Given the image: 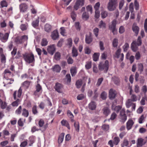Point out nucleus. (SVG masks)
I'll list each match as a JSON object with an SVG mask.
<instances>
[{
    "label": "nucleus",
    "instance_id": "nucleus-16",
    "mask_svg": "<svg viewBox=\"0 0 147 147\" xmlns=\"http://www.w3.org/2000/svg\"><path fill=\"white\" fill-rule=\"evenodd\" d=\"M51 36L54 40L58 39L59 37V33L57 30H54L52 33Z\"/></svg>",
    "mask_w": 147,
    "mask_h": 147
},
{
    "label": "nucleus",
    "instance_id": "nucleus-37",
    "mask_svg": "<svg viewBox=\"0 0 147 147\" xmlns=\"http://www.w3.org/2000/svg\"><path fill=\"white\" fill-rule=\"evenodd\" d=\"M133 101L129 99L126 103V105L127 108H129L131 106L134 104L132 102Z\"/></svg>",
    "mask_w": 147,
    "mask_h": 147
},
{
    "label": "nucleus",
    "instance_id": "nucleus-33",
    "mask_svg": "<svg viewBox=\"0 0 147 147\" xmlns=\"http://www.w3.org/2000/svg\"><path fill=\"white\" fill-rule=\"evenodd\" d=\"M118 43V40L117 38H115L112 42L113 46L114 47H117Z\"/></svg>",
    "mask_w": 147,
    "mask_h": 147
},
{
    "label": "nucleus",
    "instance_id": "nucleus-23",
    "mask_svg": "<svg viewBox=\"0 0 147 147\" xmlns=\"http://www.w3.org/2000/svg\"><path fill=\"white\" fill-rule=\"evenodd\" d=\"M96 107V105L95 102L93 101L91 102L89 104L88 108L91 110H94Z\"/></svg>",
    "mask_w": 147,
    "mask_h": 147
},
{
    "label": "nucleus",
    "instance_id": "nucleus-21",
    "mask_svg": "<svg viewBox=\"0 0 147 147\" xmlns=\"http://www.w3.org/2000/svg\"><path fill=\"white\" fill-rule=\"evenodd\" d=\"M92 40L93 38L91 35H86L85 42L86 43L88 44H90L92 42Z\"/></svg>",
    "mask_w": 147,
    "mask_h": 147
},
{
    "label": "nucleus",
    "instance_id": "nucleus-14",
    "mask_svg": "<svg viewBox=\"0 0 147 147\" xmlns=\"http://www.w3.org/2000/svg\"><path fill=\"white\" fill-rule=\"evenodd\" d=\"M116 95V91L112 89L110 90L109 91V97L111 100L114 99Z\"/></svg>",
    "mask_w": 147,
    "mask_h": 147
},
{
    "label": "nucleus",
    "instance_id": "nucleus-6",
    "mask_svg": "<svg viewBox=\"0 0 147 147\" xmlns=\"http://www.w3.org/2000/svg\"><path fill=\"white\" fill-rule=\"evenodd\" d=\"M9 34V33L8 32L5 34L0 32V40L4 43L7 42L8 39Z\"/></svg>",
    "mask_w": 147,
    "mask_h": 147
},
{
    "label": "nucleus",
    "instance_id": "nucleus-48",
    "mask_svg": "<svg viewBox=\"0 0 147 147\" xmlns=\"http://www.w3.org/2000/svg\"><path fill=\"white\" fill-rule=\"evenodd\" d=\"M71 16L73 20L75 21L76 18V14L74 11H72L71 13Z\"/></svg>",
    "mask_w": 147,
    "mask_h": 147
},
{
    "label": "nucleus",
    "instance_id": "nucleus-49",
    "mask_svg": "<svg viewBox=\"0 0 147 147\" xmlns=\"http://www.w3.org/2000/svg\"><path fill=\"white\" fill-rule=\"evenodd\" d=\"M109 126L108 125L104 124L102 126V129L105 131H108L109 129Z\"/></svg>",
    "mask_w": 147,
    "mask_h": 147
},
{
    "label": "nucleus",
    "instance_id": "nucleus-44",
    "mask_svg": "<svg viewBox=\"0 0 147 147\" xmlns=\"http://www.w3.org/2000/svg\"><path fill=\"white\" fill-rule=\"evenodd\" d=\"M98 26L100 28H106V24L103 21L101 20L100 21Z\"/></svg>",
    "mask_w": 147,
    "mask_h": 147
},
{
    "label": "nucleus",
    "instance_id": "nucleus-42",
    "mask_svg": "<svg viewBox=\"0 0 147 147\" xmlns=\"http://www.w3.org/2000/svg\"><path fill=\"white\" fill-rule=\"evenodd\" d=\"M122 47L123 49V51L126 52L128 50L129 48V44L127 42L125 43L124 45Z\"/></svg>",
    "mask_w": 147,
    "mask_h": 147
},
{
    "label": "nucleus",
    "instance_id": "nucleus-36",
    "mask_svg": "<svg viewBox=\"0 0 147 147\" xmlns=\"http://www.w3.org/2000/svg\"><path fill=\"white\" fill-rule=\"evenodd\" d=\"M82 84V80L80 79L77 80L76 82V85L78 88H80Z\"/></svg>",
    "mask_w": 147,
    "mask_h": 147
},
{
    "label": "nucleus",
    "instance_id": "nucleus-38",
    "mask_svg": "<svg viewBox=\"0 0 147 147\" xmlns=\"http://www.w3.org/2000/svg\"><path fill=\"white\" fill-rule=\"evenodd\" d=\"M72 54L73 57H76L78 55L77 49L75 47H73L72 50Z\"/></svg>",
    "mask_w": 147,
    "mask_h": 147
},
{
    "label": "nucleus",
    "instance_id": "nucleus-54",
    "mask_svg": "<svg viewBox=\"0 0 147 147\" xmlns=\"http://www.w3.org/2000/svg\"><path fill=\"white\" fill-rule=\"evenodd\" d=\"M22 107L20 106L15 111V113L17 115H20L21 113Z\"/></svg>",
    "mask_w": 147,
    "mask_h": 147
},
{
    "label": "nucleus",
    "instance_id": "nucleus-9",
    "mask_svg": "<svg viewBox=\"0 0 147 147\" xmlns=\"http://www.w3.org/2000/svg\"><path fill=\"white\" fill-rule=\"evenodd\" d=\"M146 142L142 138H138L136 143L137 147H142L145 144Z\"/></svg>",
    "mask_w": 147,
    "mask_h": 147
},
{
    "label": "nucleus",
    "instance_id": "nucleus-28",
    "mask_svg": "<svg viewBox=\"0 0 147 147\" xmlns=\"http://www.w3.org/2000/svg\"><path fill=\"white\" fill-rule=\"evenodd\" d=\"M74 126L76 130L78 132L80 130V124L78 121H75L74 123Z\"/></svg>",
    "mask_w": 147,
    "mask_h": 147
},
{
    "label": "nucleus",
    "instance_id": "nucleus-62",
    "mask_svg": "<svg viewBox=\"0 0 147 147\" xmlns=\"http://www.w3.org/2000/svg\"><path fill=\"white\" fill-rule=\"evenodd\" d=\"M99 45L100 50L101 51L104 50L105 48L104 47V43L102 41H100L99 42Z\"/></svg>",
    "mask_w": 147,
    "mask_h": 147
},
{
    "label": "nucleus",
    "instance_id": "nucleus-13",
    "mask_svg": "<svg viewBox=\"0 0 147 147\" xmlns=\"http://www.w3.org/2000/svg\"><path fill=\"white\" fill-rule=\"evenodd\" d=\"M63 87V86L61 84L57 82L56 83L54 88L57 92L61 93L62 92Z\"/></svg>",
    "mask_w": 147,
    "mask_h": 147
},
{
    "label": "nucleus",
    "instance_id": "nucleus-4",
    "mask_svg": "<svg viewBox=\"0 0 147 147\" xmlns=\"http://www.w3.org/2000/svg\"><path fill=\"white\" fill-rule=\"evenodd\" d=\"M28 36L26 35H23L22 36H18L15 39L14 42L16 45H18L22 44L25 42L27 41Z\"/></svg>",
    "mask_w": 147,
    "mask_h": 147
},
{
    "label": "nucleus",
    "instance_id": "nucleus-51",
    "mask_svg": "<svg viewBox=\"0 0 147 147\" xmlns=\"http://www.w3.org/2000/svg\"><path fill=\"white\" fill-rule=\"evenodd\" d=\"M44 123L45 122L44 120L42 119H41L38 121V125L40 127H41L43 126Z\"/></svg>",
    "mask_w": 147,
    "mask_h": 147
},
{
    "label": "nucleus",
    "instance_id": "nucleus-41",
    "mask_svg": "<svg viewBox=\"0 0 147 147\" xmlns=\"http://www.w3.org/2000/svg\"><path fill=\"white\" fill-rule=\"evenodd\" d=\"M138 69L140 73L143 71V66L142 63H140L138 64Z\"/></svg>",
    "mask_w": 147,
    "mask_h": 147
},
{
    "label": "nucleus",
    "instance_id": "nucleus-64",
    "mask_svg": "<svg viewBox=\"0 0 147 147\" xmlns=\"http://www.w3.org/2000/svg\"><path fill=\"white\" fill-rule=\"evenodd\" d=\"M99 31V29L98 28H96L93 30V32L95 35L96 37L98 36Z\"/></svg>",
    "mask_w": 147,
    "mask_h": 147
},
{
    "label": "nucleus",
    "instance_id": "nucleus-29",
    "mask_svg": "<svg viewBox=\"0 0 147 147\" xmlns=\"http://www.w3.org/2000/svg\"><path fill=\"white\" fill-rule=\"evenodd\" d=\"M82 18L84 20H86L89 18V16L88 13L86 12L83 13L82 15Z\"/></svg>",
    "mask_w": 147,
    "mask_h": 147
},
{
    "label": "nucleus",
    "instance_id": "nucleus-12",
    "mask_svg": "<svg viewBox=\"0 0 147 147\" xmlns=\"http://www.w3.org/2000/svg\"><path fill=\"white\" fill-rule=\"evenodd\" d=\"M0 55H1V61L3 63H5L6 61L5 56L3 54V49L2 48L0 47Z\"/></svg>",
    "mask_w": 147,
    "mask_h": 147
},
{
    "label": "nucleus",
    "instance_id": "nucleus-50",
    "mask_svg": "<svg viewBox=\"0 0 147 147\" xmlns=\"http://www.w3.org/2000/svg\"><path fill=\"white\" fill-rule=\"evenodd\" d=\"M114 144L115 145H117L120 141V139L118 137H116L114 138Z\"/></svg>",
    "mask_w": 147,
    "mask_h": 147
},
{
    "label": "nucleus",
    "instance_id": "nucleus-45",
    "mask_svg": "<svg viewBox=\"0 0 147 147\" xmlns=\"http://www.w3.org/2000/svg\"><path fill=\"white\" fill-rule=\"evenodd\" d=\"M136 44L138 46H140L142 45V40H141V37L140 36H138L137 41L136 42Z\"/></svg>",
    "mask_w": 147,
    "mask_h": 147
},
{
    "label": "nucleus",
    "instance_id": "nucleus-17",
    "mask_svg": "<svg viewBox=\"0 0 147 147\" xmlns=\"http://www.w3.org/2000/svg\"><path fill=\"white\" fill-rule=\"evenodd\" d=\"M139 30L140 28L138 26H137L136 24V23L133 24L132 27V30L135 34L136 36L138 35Z\"/></svg>",
    "mask_w": 147,
    "mask_h": 147
},
{
    "label": "nucleus",
    "instance_id": "nucleus-7",
    "mask_svg": "<svg viewBox=\"0 0 147 147\" xmlns=\"http://www.w3.org/2000/svg\"><path fill=\"white\" fill-rule=\"evenodd\" d=\"M28 9V5L26 3H22L19 5V9L20 12H25L27 11Z\"/></svg>",
    "mask_w": 147,
    "mask_h": 147
},
{
    "label": "nucleus",
    "instance_id": "nucleus-2",
    "mask_svg": "<svg viewBox=\"0 0 147 147\" xmlns=\"http://www.w3.org/2000/svg\"><path fill=\"white\" fill-rule=\"evenodd\" d=\"M118 0H109L107 5V8L109 11H113L115 10L118 6Z\"/></svg>",
    "mask_w": 147,
    "mask_h": 147
},
{
    "label": "nucleus",
    "instance_id": "nucleus-53",
    "mask_svg": "<svg viewBox=\"0 0 147 147\" xmlns=\"http://www.w3.org/2000/svg\"><path fill=\"white\" fill-rule=\"evenodd\" d=\"M121 51V50L120 49H119L116 51L115 53V57L117 58H119V56L120 55V53Z\"/></svg>",
    "mask_w": 147,
    "mask_h": 147
},
{
    "label": "nucleus",
    "instance_id": "nucleus-34",
    "mask_svg": "<svg viewBox=\"0 0 147 147\" xmlns=\"http://www.w3.org/2000/svg\"><path fill=\"white\" fill-rule=\"evenodd\" d=\"M28 24H22L20 26V28L22 31H24L26 30L28 27Z\"/></svg>",
    "mask_w": 147,
    "mask_h": 147
},
{
    "label": "nucleus",
    "instance_id": "nucleus-19",
    "mask_svg": "<svg viewBox=\"0 0 147 147\" xmlns=\"http://www.w3.org/2000/svg\"><path fill=\"white\" fill-rule=\"evenodd\" d=\"M103 114L105 116H108L110 113V109L108 107H104L102 110Z\"/></svg>",
    "mask_w": 147,
    "mask_h": 147
},
{
    "label": "nucleus",
    "instance_id": "nucleus-26",
    "mask_svg": "<svg viewBox=\"0 0 147 147\" xmlns=\"http://www.w3.org/2000/svg\"><path fill=\"white\" fill-rule=\"evenodd\" d=\"M0 8L7 7L8 5L7 2L5 0H3L0 2Z\"/></svg>",
    "mask_w": 147,
    "mask_h": 147
},
{
    "label": "nucleus",
    "instance_id": "nucleus-3",
    "mask_svg": "<svg viewBox=\"0 0 147 147\" xmlns=\"http://www.w3.org/2000/svg\"><path fill=\"white\" fill-rule=\"evenodd\" d=\"M109 61L106 60L104 63L101 62L98 65V69L100 71H103L106 73H107L109 69Z\"/></svg>",
    "mask_w": 147,
    "mask_h": 147
},
{
    "label": "nucleus",
    "instance_id": "nucleus-56",
    "mask_svg": "<svg viewBox=\"0 0 147 147\" xmlns=\"http://www.w3.org/2000/svg\"><path fill=\"white\" fill-rule=\"evenodd\" d=\"M103 78H99L98 79L97 83L96 84V85L97 86H99L102 83V82L103 81Z\"/></svg>",
    "mask_w": 147,
    "mask_h": 147
},
{
    "label": "nucleus",
    "instance_id": "nucleus-27",
    "mask_svg": "<svg viewBox=\"0 0 147 147\" xmlns=\"http://www.w3.org/2000/svg\"><path fill=\"white\" fill-rule=\"evenodd\" d=\"M64 136V133H62L59 136L58 142L59 144L61 143L63 141Z\"/></svg>",
    "mask_w": 147,
    "mask_h": 147
},
{
    "label": "nucleus",
    "instance_id": "nucleus-55",
    "mask_svg": "<svg viewBox=\"0 0 147 147\" xmlns=\"http://www.w3.org/2000/svg\"><path fill=\"white\" fill-rule=\"evenodd\" d=\"M129 142L126 139L123 140V144H121L122 147H124L125 146H127L128 145Z\"/></svg>",
    "mask_w": 147,
    "mask_h": 147
},
{
    "label": "nucleus",
    "instance_id": "nucleus-58",
    "mask_svg": "<svg viewBox=\"0 0 147 147\" xmlns=\"http://www.w3.org/2000/svg\"><path fill=\"white\" fill-rule=\"evenodd\" d=\"M1 102V108L2 109H5L7 106V104L5 102H3L2 101V102Z\"/></svg>",
    "mask_w": 147,
    "mask_h": 147
},
{
    "label": "nucleus",
    "instance_id": "nucleus-30",
    "mask_svg": "<svg viewBox=\"0 0 147 147\" xmlns=\"http://www.w3.org/2000/svg\"><path fill=\"white\" fill-rule=\"evenodd\" d=\"M48 43V41L47 39L43 38L41 40L40 44L42 46H45L47 45Z\"/></svg>",
    "mask_w": 147,
    "mask_h": 147
},
{
    "label": "nucleus",
    "instance_id": "nucleus-60",
    "mask_svg": "<svg viewBox=\"0 0 147 147\" xmlns=\"http://www.w3.org/2000/svg\"><path fill=\"white\" fill-rule=\"evenodd\" d=\"M100 13L99 10H95L94 17L98 19L99 18L100 16Z\"/></svg>",
    "mask_w": 147,
    "mask_h": 147
},
{
    "label": "nucleus",
    "instance_id": "nucleus-22",
    "mask_svg": "<svg viewBox=\"0 0 147 147\" xmlns=\"http://www.w3.org/2000/svg\"><path fill=\"white\" fill-rule=\"evenodd\" d=\"M61 67L58 65H56L53 67L52 69L53 71L57 73H59L60 72L61 70Z\"/></svg>",
    "mask_w": 147,
    "mask_h": 147
},
{
    "label": "nucleus",
    "instance_id": "nucleus-57",
    "mask_svg": "<svg viewBox=\"0 0 147 147\" xmlns=\"http://www.w3.org/2000/svg\"><path fill=\"white\" fill-rule=\"evenodd\" d=\"M134 7L135 9L138 10L139 9V4L136 0H135L134 3Z\"/></svg>",
    "mask_w": 147,
    "mask_h": 147
},
{
    "label": "nucleus",
    "instance_id": "nucleus-1",
    "mask_svg": "<svg viewBox=\"0 0 147 147\" xmlns=\"http://www.w3.org/2000/svg\"><path fill=\"white\" fill-rule=\"evenodd\" d=\"M23 58L26 63H32L30 65L33 66L35 61L34 56L32 52L26 53L23 55Z\"/></svg>",
    "mask_w": 147,
    "mask_h": 147
},
{
    "label": "nucleus",
    "instance_id": "nucleus-10",
    "mask_svg": "<svg viewBox=\"0 0 147 147\" xmlns=\"http://www.w3.org/2000/svg\"><path fill=\"white\" fill-rule=\"evenodd\" d=\"M84 5V0H77L74 6V9L77 10L80 6H82Z\"/></svg>",
    "mask_w": 147,
    "mask_h": 147
},
{
    "label": "nucleus",
    "instance_id": "nucleus-40",
    "mask_svg": "<svg viewBox=\"0 0 147 147\" xmlns=\"http://www.w3.org/2000/svg\"><path fill=\"white\" fill-rule=\"evenodd\" d=\"M61 54L59 52H57L55 54L54 58L56 60H59L61 59Z\"/></svg>",
    "mask_w": 147,
    "mask_h": 147
},
{
    "label": "nucleus",
    "instance_id": "nucleus-5",
    "mask_svg": "<svg viewBox=\"0 0 147 147\" xmlns=\"http://www.w3.org/2000/svg\"><path fill=\"white\" fill-rule=\"evenodd\" d=\"M117 21L115 20H113L111 22V24L109 25V28L112 30L113 35L116 34L117 32V29L116 28Z\"/></svg>",
    "mask_w": 147,
    "mask_h": 147
},
{
    "label": "nucleus",
    "instance_id": "nucleus-39",
    "mask_svg": "<svg viewBox=\"0 0 147 147\" xmlns=\"http://www.w3.org/2000/svg\"><path fill=\"white\" fill-rule=\"evenodd\" d=\"M20 100L19 99H18L16 101L12 102L11 105L13 107H17L20 104Z\"/></svg>",
    "mask_w": 147,
    "mask_h": 147
},
{
    "label": "nucleus",
    "instance_id": "nucleus-47",
    "mask_svg": "<svg viewBox=\"0 0 147 147\" xmlns=\"http://www.w3.org/2000/svg\"><path fill=\"white\" fill-rule=\"evenodd\" d=\"M107 94L105 92H102L100 95V98L103 100L106 99L107 98Z\"/></svg>",
    "mask_w": 147,
    "mask_h": 147
},
{
    "label": "nucleus",
    "instance_id": "nucleus-52",
    "mask_svg": "<svg viewBox=\"0 0 147 147\" xmlns=\"http://www.w3.org/2000/svg\"><path fill=\"white\" fill-rule=\"evenodd\" d=\"M101 17L103 18H105L108 16V12L106 11H103L101 13Z\"/></svg>",
    "mask_w": 147,
    "mask_h": 147
},
{
    "label": "nucleus",
    "instance_id": "nucleus-61",
    "mask_svg": "<svg viewBox=\"0 0 147 147\" xmlns=\"http://www.w3.org/2000/svg\"><path fill=\"white\" fill-rule=\"evenodd\" d=\"M91 63L90 62H88L86 63L85 65V67L86 69H89L91 68Z\"/></svg>",
    "mask_w": 147,
    "mask_h": 147
},
{
    "label": "nucleus",
    "instance_id": "nucleus-15",
    "mask_svg": "<svg viewBox=\"0 0 147 147\" xmlns=\"http://www.w3.org/2000/svg\"><path fill=\"white\" fill-rule=\"evenodd\" d=\"M138 46L136 44V41L134 40L131 44V48L133 51L136 52L138 50Z\"/></svg>",
    "mask_w": 147,
    "mask_h": 147
},
{
    "label": "nucleus",
    "instance_id": "nucleus-32",
    "mask_svg": "<svg viewBox=\"0 0 147 147\" xmlns=\"http://www.w3.org/2000/svg\"><path fill=\"white\" fill-rule=\"evenodd\" d=\"M39 22V19H37L36 20L34 21L32 24V26L34 28L37 27L38 26Z\"/></svg>",
    "mask_w": 147,
    "mask_h": 147
},
{
    "label": "nucleus",
    "instance_id": "nucleus-11",
    "mask_svg": "<svg viewBox=\"0 0 147 147\" xmlns=\"http://www.w3.org/2000/svg\"><path fill=\"white\" fill-rule=\"evenodd\" d=\"M56 49L54 45H52L48 46L47 50L48 53L51 54L53 55Z\"/></svg>",
    "mask_w": 147,
    "mask_h": 147
},
{
    "label": "nucleus",
    "instance_id": "nucleus-8",
    "mask_svg": "<svg viewBox=\"0 0 147 147\" xmlns=\"http://www.w3.org/2000/svg\"><path fill=\"white\" fill-rule=\"evenodd\" d=\"M125 109H122L120 112V119L121 120V121L123 123L125 122L127 119V116L125 114Z\"/></svg>",
    "mask_w": 147,
    "mask_h": 147
},
{
    "label": "nucleus",
    "instance_id": "nucleus-35",
    "mask_svg": "<svg viewBox=\"0 0 147 147\" xmlns=\"http://www.w3.org/2000/svg\"><path fill=\"white\" fill-rule=\"evenodd\" d=\"M99 54V53H94L92 56L93 59L94 61H96L98 59Z\"/></svg>",
    "mask_w": 147,
    "mask_h": 147
},
{
    "label": "nucleus",
    "instance_id": "nucleus-24",
    "mask_svg": "<svg viewBox=\"0 0 147 147\" xmlns=\"http://www.w3.org/2000/svg\"><path fill=\"white\" fill-rule=\"evenodd\" d=\"M70 71L72 76H75L77 72L76 67H71Z\"/></svg>",
    "mask_w": 147,
    "mask_h": 147
},
{
    "label": "nucleus",
    "instance_id": "nucleus-63",
    "mask_svg": "<svg viewBox=\"0 0 147 147\" xmlns=\"http://www.w3.org/2000/svg\"><path fill=\"white\" fill-rule=\"evenodd\" d=\"M68 117L70 119L73 118L74 117V115L69 110H68L67 112Z\"/></svg>",
    "mask_w": 147,
    "mask_h": 147
},
{
    "label": "nucleus",
    "instance_id": "nucleus-59",
    "mask_svg": "<svg viewBox=\"0 0 147 147\" xmlns=\"http://www.w3.org/2000/svg\"><path fill=\"white\" fill-rule=\"evenodd\" d=\"M84 98V96L83 94L79 95L77 97V99L78 100H83Z\"/></svg>",
    "mask_w": 147,
    "mask_h": 147
},
{
    "label": "nucleus",
    "instance_id": "nucleus-20",
    "mask_svg": "<svg viewBox=\"0 0 147 147\" xmlns=\"http://www.w3.org/2000/svg\"><path fill=\"white\" fill-rule=\"evenodd\" d=\"M36 90L34 92V94L36 96L38 95L37 93L42 92V89L41 86L40 84H38L36 86Z\"/></svg>",
    "mask_w": 147,
    "mask_h": 147
},
{
    "label": "nucleus",
    "instance_id": "nucleus-25",
    "mask_svg": "<svg viewBox=\"0 0 147 147\" xmlns=\"http://www.w3.org/2000/svg\"><path fill=\"white\" fill-rule=\"evenodd\" d=\"M52 27L51 26L48 24H47L45 25L44 29L45 30L48 32H49L51 30Z\"/></svg>",
    "mask_w": 147,
    "mask_h": 147
},
{
    "label": "nucleus",
    "instance_id": "nucleus-18",
    "mask_svg": "<svg viewBox=\"0 0 147 147\" xmlns=\"http://www.w3.org/2000/svg\"><path fill=\"white\" fill-rule=\"evenodd\" d=\"M134 122L131 119H129L126 123V128L128 130L131 129Z\"/></svg>",
    "mask_w": 147,
    "mask_h": 147
},
{
    "label": "nucleus",
    "instance_id": "nucleus-31",
    "mask_svg": "<svg viewBox=\"0 0 147 147\" xmlns=\"http://www.w3.org/2000/svg\"><path fill=\"white\" fill-rule=\"evenodd\" d=\"M22 115L24 116L27 117L29 115V112L28 110L25 108H24L22 109Z\"/></svg>",
    "mask_w": 147,
    "mask_h": 147
},
{
    "label": "nucleus",
    "instance_id": "nucleus-43",
    "mask_svg": "<svg viewBox=\"0 0 147 147\" xmlns=\"http://www.w3.org/2000/svg\"><path fill=\"white\" fill-rule=\"evenodd\" d=\"M37 108L36 105H34L32 107V113L34 115H36L38 113L37 109Z\"/></svg>",
    "mask_w": 147,
    "mask_h": 147
},
{
    "label": "nucleus",
    "instance_id": "nucleus-46",
    "mask_svg": "<svg viewBox=\"0 0 147 147\" xmlns=\"http://www.w3.org/2000/svg\"><path fill=\"white\" fill-rule=\"evenodd\" d=\"M29 140L30 142V144H29V146H31L34 142V138L33 136L30 137L29 138Z\"/></svg>",
    "mask_w": 147,
    "mask_h": 147
}]
</instances>
